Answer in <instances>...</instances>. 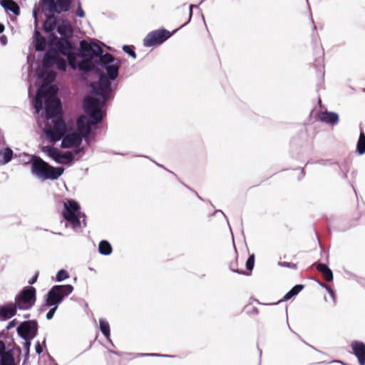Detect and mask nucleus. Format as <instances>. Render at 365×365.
<instances>
[{
  "mask_svg": "<svg viewBox=\"0 0 365 365\" xmlns=\"http://www.w3.org/2000/svg\"><path fill=\"white\" fill-rule=\"evenodd\" d=\"M45 113L47 120L43 128V133L51 143L60 140L66 129V125L58 113L61 111V101L53 96L45 98Z\"/></svg>",
  "mask_w": 365,
  "mask_h": 365,
  "instance_id": "f257e3e1",
  "label": "nucleus"
},
{
  "mask_svg": "<svg viewBox=\"0 0 365 365\" xmlns=\"http://www.w3.org/2000/svg\"><path fill=\"white\" fill-rule=\"evenodd\" d=\"M42 10L50 13L46 15V19L43 24V31L46 33L53 31L57 29L58 23L54 14H60L62 12H67L70 10L71 6V0H41Z\"/></svg>",
  "mask_w": 365,
  "mask_h": 365,
  "instance_id": "f03ea898",
  "label": "nucleus"
},
{
  "mask_svg": "<svg viewBox=\"0 0 365 365\" xmlns=\"http://www.w3.org/2000/svg\"><path fill=\"white\" fill-rule=\"evenodd\" d=\"M31 173L42 180H57L63 173V168H53L40 157H31Z\"/></svg>",
  "mask_w": 365,
  "mask_h": 365,
  "instance_id": "7ed1b4c3",
  "label": "nucleus"
},
{
  "mask_svg": "<svg viewBox=\"0 0 365 365\" xmlns=\"http://www.w3.org/2000/svg\"><path fill=\"white\" fill-rule=\"evenodd\" d=\"M73 290L71 284L54 285L47 292L45 306L58 307V304L68 297Z\"/></svg>",
  "mask_w": 365,
  "mask_h": 365,
  "instance_id": "20e7f679",
  "label": "nucleus"
},
{
  "mask_svg": "<svg viewBox=\"0 0 365 365\" xmlns=\"http://www.w3.org/2000/svg\"><path fill=\"white\" fill-rule=\"evenodd\" d=\"M81 210L79 204L73 200H68L63 204L62 215L65 220L70 223L76 232H82L81 222L78 220V212Z\"/></svg>",
  "mask_w": 365,
  "mask_h": 365,
  "instance_id": "39448f33",
  "label": "nucleus"
},
{
  "mask_svg": "<svg viewBox=\"0 0 365 365\" xmlns=\"http://www.w3.org/2000/svg\"><path fill=\"white\" fill-rule=\"evenodd\" d=\"M107 101L93 97H86L83 101V108L90 118L94 120V123H101L103 120L101 109L106 106Z\"/></svg>",
  "mask_w": 365,
  "mask_h": 365,
  "instance_id": "423d86ee",
  "label": "nucleus"
},
{
  "mask_svg": "<svg viewBox=\"0 0 365 365\" xmlns=\"http://www.w3.org/2000/svg\"><path fill=\"white\" fill-rule=\"evenodd\" d=\"M36 289L33 287H24L16 297L14 302L20 310L30 309L36 302Z\"/></svg>",
  "mask_w": 365,
  "mask_h": 365,
  "instance_id": "0eeeda50",
  "label": "nucleus"
},
{
  "mask_svg": "<svg viewBox=\"0 0 365 365\" xmlns=\"http://www.w3.org/2000/svg\"><path fill=\"white\" fill-rule=\"evenodd\" d=\"M99 65L106 70V74L105 75L108 79L114 81L118 78L120 61L112 54L106 53L101 56Z\"/></svg>",
  "mask_w": 365,
  "mask_h": 365,
  "instance_id": "6e6552de",
  "label": "nucleus"
},
{
  "mask_svg": "<svg viewBox=\"0 0 365 365\" xmlns=\"http://www.w3.org/2000/svg\"><path fill=\"white\" fill-rule=\"evenodd\" d=\"M111 81L104 73L100 74L98 82L91 83L92 93L104 101L109 100L113 92Z\"/></svg>",
  "mask_w": 365,
  "mask_h": 365,
  "instance_id": "1a4fd4ad",
  "label": "nucleus"
},
{
  "mask_svg": "<svg viewBox=\"0 0 365 365\" xmlns=\"http://www.w3.org/2000/svg\"><path fill=\"white\" fill-rule=\"evenodd\" d=\"M103 53V48L95 43H88L86 41L80 42L78 56L82 58H87L92 60L94 57H98L99 61Z\"/></svg>",
  "mask_w": 365,
  "mask_h": 365,
  "instance_id": "9d476101",
  "label": "nucleus"
},
{
  "mask_svg": "<svg viewBox=\"0 0 365 365\" xmlns=\"http://www.w3.org/2000/svg\"><path fill=\"white\" fill-rule=\"evenodd\" d=\"M171 36V34L165 29L155 30L147 34L143 39V45L145 47L158 46Z\"/></svg>",
  "mask_w": 365,
  "mask_h": 365,
  "instance_id": "9b49d317",
  "label": "nucleus"
},
{
  "mask_svg": "<svg viewBox=\"0 0 365 365\" xmlns=\"http://www.w3.org/2000/svg\"><path fill=\"white\" fill-rule=\"evenodd\" d=\"M16 331L22 339H34L38 334V323L36 320L23 322L17 327Z\"/></svg>",
  "mask_w": 365,
  "mask_h": 365,
  "instance_id": "f8f14e48",
  "label": "nucleus"
},
{
  "mask_svg": "<svg viewBox=\"0 0 365 365\" xmlns=\"http://www.w3.org/2000/svg\"><path fill=\"white\" fill-rule=\"evenodd\" d=\"M98 123H94L93 119H89L86 115H82L79 116L76 122L78 134L82 136V138H84L86 139L91 133V125Z\"/></svg>",
  "mask_w": 365,
  "mask_h": 365,
  "instance_id": "ddd939ff",
  "label": "nucleus"
},
{
  "mask_svg": "<svg viewBox=\"0 0 365 365\" xmlns=\"http://www.w3.org/2000/svg\"><path fill=\"white\" fill-rule=\"evenodd\" d=\"M66 130H67V128ZM60 140H61V147L62 148H69L72 146H78L80 145L83 138L82 136L76 132L66 133V131H65V133Z\"/></svg>",
  "mask_w": 365,
  "mask_h": 365,
  "instance_id": "4468645a",
  "label": "nucleus"
},
{
  "mask_svg": "<svg viewBox=\"0 0 365 365\" xmlns=\"http://www.w3.org/2000/svg\"><path fill=\"white\" fill-rule=\"evenodd\" d=\"M19 309L14 303H9L0 307V319L6 321L16 314V310Z\"/></svg>",
  "mask_w": 365,
  "mask_h": 365,
  "instance_id": "2eb2a0df",
  "label": "nucleus"
},
{
  "mask_svg": "<svg viewBox=\"0 0 365 365\" xmlns=\"http://www.w3.org/2000/svg\"><path fill=\"white\" fill-rule=\"evenodd\" d=\"M353 354L357 357L359 365H365V344L359 341L351 343Z\"/></svg>",
  "mask_w": 365,
  "mask_h": 365,
  "instance_id": "dca6fc26",
  "label": "nucleus"
},
{
  "mask_svg": "<svg viewBox=\"0 0 365 365\" xmlns=\"http://www.w3.org/2000/svg\"><path fill=\"white\" fill-rule=\"evenodd\" d=\"M59 53L55 49H51L46 52L42 61V66L43 69H48L55 64L58 59Z\"/></svg>",
  "mask_w": 365,
  "mask_h": 365,
  "instance_id": "f3484780",
  "label": "nucleus"
},
{
  "mask_svg": "<svg viewBox=\"0 0 365 365\" xmlns=\"http://www.w3.org/2000/svg\"><path fill=\"white\" fill-rule=\"evenodd\" d=\"M56 30L62 36L61 38H70L73 34L72 26L67 20H62V21L58 24Z\"/></svg>",
  "mask_w": 365,
  "mask_h": 365,
  "instance_id": "a211bd4d",
  "label": "nucleus"
},
{
  "mask_svg": "<svg viewBox=\"0 0 365 365\" xmlns=\"http://www.w3.org/2000/svg\"><path fill=\"white\" fill-rule=\"evenodd\" d=\"M41 151L52 158L56 163L58 164L66 163L64 160H60V150L57 148L46 145L41 148Z\"/></svg>",
  "mask_w": 365,
  "mask_h": 365,
  "instance_id": "6ab92c4d",
  "label": "nucleus"
},
{
  "mask_svg": "<svg viewBox=\"0 0 365 365\" xmlns=\"http://www.w3.org/2000/svg\"><path fill=\"white\" fill-rule=\"evenodd\" d=\"M58 51L63 56H67L71 53L72 44L69 38H61L56 43Z\"/></svg>",
  "mask_w": 365,
  "mask_h": 365,
  "instance_id": "aec40b11",
  "label": "nucleus"
},
{
  "mask_svg": "<svg viewBox=\"0 0 365 365\" xmlns=\"http://www.w3.org/2000/svg\"><path fill=\"white\" fill-rule=\"evenodd\" d=\"M319 120L327 124L330 125H336L339 122V115L336 113L329 112V111H324L321 112L319 114Z\"/></svg>",
  "mask_w": 365,
  "mask_h": 365,
  "instance_id": "412c9836",
  "label": "nucleus"
},
{
  "mask_svg": "<svg viewBox=\"0 0 365 365\" xmlns=\"http://www.w3.org/2000/svg\"><path fill=\"white\" fill-rule=\"evenodd\" d=\"M0 5L6 11L12 12L16 16L20 15V7L13 0H0Z\"/></svg>",
  "mask_w": 365,
  "mask_h": 365,
  "instance_id": "4be33fe9",
  "label": "nucleus"
},
{
  "mask_svg": "<svg viewBox=\"0 0 365 365\" xmlns=\"http://www.w3.org/2000/svg\"><path fill=\"white\" fill-rule=\"evenodd\" d=\"M317 269L323 274V277L326 281L331 282L333 280L332 271L329 268V267L327 264H318L317 265Z\"/></svg>",
  "mask_w": 365,
  "mask_h": 365,
  "instance_id": "5701e85b",
  "label": "nucleus"
},
{
  "mask_svg": "<svg viewBox=\"0 0 365 365\" xmlns=\"http://www.w3.org/2000/svg\"><path fill=\"white\" fill-rule=\"evenodd\" d=\"M45 98V93H43V88H38L34 98V108L36 110V113H39V112L43 108V103L42 98Z\"/></svg>",
  "mask_w": 365,
  "mask_h": 365,
  "instance_id": "b1692460",
  "label": "nucleus"
},
{
  "mask_svg": "<svg viewBox=\"0 0 365 365\" xmlns=\"http://www.w3.org/2000/svg\"><path fill=\"white\" fill-rule=\"evenodd\" d=\"M80 61H78V65L76 66V69H78L81 71H91L93 69V64L92 63V60L84 58Z\"/></svg>",
  "mask_w": 365,
  "mask_h": 365,
  "instance_id": "393cba45",
  "label": "nucleus"
},
{
  "mask_svg": "<svg viewBox=\"0 0 365 365\" xmlns=\"http://www.w3.org/2000/svg\"><path fill=\"white\" fill-rule=\"evenodd\" d=\"M36 43L35 48L37 51H43L46 48V38L38 31H35Z\"/></svg>",
  "mask_w": 365,
  "mask_h": 365,
  "instance_id": "a878e982",
  "label": "nucleus"
},
{
  "mask_svg": "<svg viewBox=\"0 0 365 365\" xmlns=\"http://www.w3.org/2000/svg\"><path fill=\"white\" fill-rule=\"evenodd\" d=\"M13 158V150L9 148H6L3 151H0V164L5 165L10 162Z\"/></svg>",
  "mask_w": 365,
  "mask_h": 365,
  "instance_id": "bb28decb",
  "label": "nucleus"
},
{
  "mask_svg": "<svg viewBox=\"0 0 365 365\" xmlns=\"http://www.w3.org/2000/svg\"><path fill=\"white\" fill-rule=\"evenodd\" d=\"M98 251L103 255H109L112 252V247L106 240H102L98 245Z\"/></svg>",
  "mask_w": 365,
  "mask_h": 365,
  "instance_id": "cd10ccee",
  "label": "nucleus"
},
{
  "mask_svg": "<svg viewBox=\"0 0 365 365\" xmlns=\"http://www.w3.org/2000/svg\"><path fill=\"white\" fill-rule=\"evenodd\" d=\"M304 288V286L302 284H297L293 287L283 297V301H287L292 299L293 297L296 296L301 292Z\"/></svg>",
  "mask_w": 365,
  "mask_h": 365,
  "instance_id": "c85d7f7f",
  "label": "nucleus"
},
{
  "mask_svg": "<svg viewBox=\"0 0 365 365\" xmlns=\"http://www.w3.org/2000/svg\"><path fill=\"white\" fill-rule=\"evenodd\" d=\"M56 73L55 71L43 69L38 74V76L43 78L44 81L48 83L53 81L56 78Z\"/></svg>",
  "mask_w": 365,
  "mask_h": 365,
  "instance_id": "c756f323",
  "label": "nucleus"
},
{
  "mask_svg": "<svg viewBox=\"0 0 365 365\" xmlns=\"http://www.w3.org/2000/svg\"><path fill=\"white\" fill-rule=\"evenodd\" d=\"M100 329L102 334L110 341V326L108 322L103 319L99 320Z\"/></svg>",
  "mask_w": 365,
  "mask_h": 365,
  "instance_id": "7c9ffc66",
  "label": "nucleus"
},
{
  "mask_svg": "<svg viewBox=\"0 0 365 365\" xmlns=\"http://www.w3.org/2000/svg\"><path fill=\"white\" fill-rule=\"evenodd\" d=\"M39 88L43 89V93H45V98H46L48 96L55 97L56 93L58 92V87L55 85H52L50 86H41Z\"/></svg>",
  "mask_w": 365,
  "mask_h": 365,
  "instance_id": "2f4dec72",
  "label": "nucleus"
},
{
  "mask_svg": "<svg viewBox=\"0 0 365 365\" xmlns=\"http://www.w3.org/2000/svg\"><path fill=\"white\" fill-rule=\"evenodd\" d=\"M1 365H15L13 355L11 353H4L1 356Z\"/></svg>",
  "mask_w": 365,
  "mask_h": 365,
  "instance_id": "473e14b6",
  "label": "nucleus"
},
{
  "mask_svg": "<svg viewBox=\"0 0 365 365\" xmlns=\"http://www.w3.org/2000/svg\"><path fill=\"white\" fill-rule=\"evenodd\" d=\"M357 151L360 155L365 153V134L361 132L357 143Z\"/></svg>",
  "mask_w": 365,
  "mask_h": 365,
  "instance_id": "72a5a7b5",
  "label": "nucleus"
},
{
  "mask_svg": "<svg viewBox=\"0 0 365 365\" xmlns=\"http://www.w3.org/2000/svg\"><path fill=\"white\" fill-rule=\"evenodd\" d=\"M66 56L67 57L68 63L70 67L73 70H76V66L78 63L77 61V55L71 52Z\"/></svg>",
  "mask_w": 365,
  "mask_h": 365,
  "instance_id": "f704fd0d",
  "label": "nucleus"
},
{
  "mask_svg": "<svg viewBox=\"0 0 365 365\" xmlns=\"http://www.w3.org/2000/svg\"><path fill=\"white\" fill-rule=\"evenodd\" d=\"M339 174L344 178H347V173L349 170V166L347 162H344L341 165H339Z\"/></svg>",
  "mask_w": 365,
  "mask_h": 365,
  "instance_id": "c9c22d12",
  "label": "nucleus"
},
{
  "mask_svg": "<svg viewBox=\"0 0 365 365\" xmlns=\"http://www.w3.org/2000/svg\"><path fill=\"white\" fill-rule=\"evenodd\" d=\"M55 65L56 66V68L59 71H65L66 70V68H67L66 61L64 58H61L60 56H58V58L56 60Z\"/></svg>",
  "mask_w": 365,
  "mask_h": 365,
  "instance_id": "e433bc0d",
  "label": "nucleus"
},
{
  "mask_svg": "<svg viewBox=\"0 0 365 365\" xmlns=\"http://www.w3.org/2000/svg\"><path fill=\"white\" fill-rule=\"evenodd\" d=\"M69 277L68 272L66 270L61 269L59 270L56 276V282H62Z\"/></svg>",
  "mask_w": 365,
  "mask_h": 365,
  "instance_id": "4c0bfd02",
  "label": "nucleus"
},
{
  "mask_svg": "<svg viewBox=\"0 0 365 365\" xmlns=\"http://www.w3.org/2000/svg\"><path fill=\"white\" fill-rule=\"evenodd\" d=\"M60 160H66L68 163L72 162L74 160L73 153L71 151L61 153L60 151Z\"/></svg>",
  "mask_w": 365,
  "mask_h": 365,
  "instance_id": "58836bf2",
  "label": "nucleus"
},
{
  "mask_svg": "<svg viewBox=\"0 0 365 365\" xmlns=\"http://www.w3.org/2000/svg\"><path fill=\"white\" fill-rule=\"evenodd\" d=\"M237 257H236L235 260L230 263V269L233 272L238 273L240 274H244L245 272L242 269H237Z\"/></svg>",
  "mask_w": 365,
  "mask_h": 365,
  "instance_id": "ea45409f",
  "label": "nucleus"
},
{
  "mask_svg": "<svg viewBox=\"0 0 365 365\" xmlns=\"http://www.w3.org/2000/svg\"><path fill=\"white\" fill-rule=\"evenodd\" d=\"M123 51L133 58H136V53L133 46L124 45L123 46Z\"/></svg>",
  "mask_w": 365,
  "mask_h": 365,
  "instance_id": "a19ab883",
  "label": "nucleus"
},
{
  "mask_svg": "<svg viewBox=\"0 0 365 365\" xmlns=\"http://www.w3.org/2000/svg\"><path fill=\"white\" fill-rule=\"evenodd\" d=\"M255 264V255H250L246 261V268L247 270H252Z\"/></svg>",
  "mask_w": 365,
  "mask_h": 365,
  "instance_id": "79ce46f5",
  "label": "nucleus"
},
{
  "mask_svg": "<svg viewBox=\"0 0 365 365\" xmlns=\"http://www.w3.org/2000/svg\"><path fill=\"white\" fill-rule=\"evenodd\" d=\"M320 285L327 289V291L329 292L331 298L332 299L334 304H335L336 303V295H335L334 291L329 285H327L323 283H321Z\"/></svg>",
  "mask_w": 365,
  "mask_h": 365,
  "instance_id": "37998d69",
  "label": "nucleus"
},
{
  "mask_svg": "<svg viewBox=\"0 0 365 365\" xmlns=\"http://www.w3.org/2000/svg\"><path fill=\"white\" fill-rule=\"evenodd\" d=\"M24 340V343L23 344V347H24V351H25V354L26 355H29V351H30V346H31V340L33 339H23Z\"/></svg>",
  "mask_w": 365,
  "mask_h": 365,
  "instance_id": "c03bdc74",
  "label": "nucleus"
},
{
  "mask_svg": "<svg viewBox=\"0 0 365 365\" xmlns=\"http://www.w3.org/2000/svg\"><path fill=\"white\" fill-rule=\"evenodd\" d=\"M77 5H78V8H77V11H76V15L80 18H83L85 16V12L82 9L81 3L80 0H78Z\"/></svg>",
  "mask_w": 365,
  "mask_h": 365,
  "instance_id": "a18cd8bd",
  "label": "nucleus"
},
{
  "mask_svg": "<svg viewBox=\"0 0 365 365\" xmlns=\"http://www.w3.org/2000/svg\"><path fill=\"white\" fill-rule=\"evenodd\" d=\"M78 220L80 222H81V220H82V222H81L82 227H86V215L84 212H81V210H79V211L78 212Z\"/></svg>",
  "mask_w": 365,
  "mask_h": 365,
  "instance_id": "49530a36",
  "label": "nucleus"
},
{
  "mask_svg": "<svg viewBox=\"0 0 365 365\" xmlns=\"http://www.w3.org/2000/svg\"><path fill=\"white\" fill-rule=\"evenodd\" d=\"M278 264L281 267H289L291 269H296L297 264L292 262H279Z\"/></svg>",
  "mask_w": 365,
  "mask_h": 365,
  "instance_id": "de8ad7c7",
  "label": "nucleus"
},
{
  "mask_svg": "<svg viewBox=\"0 0 365 365\" xmlns=\"http://www.w3.org/2000/svg\"><path fill=\"white\" fill-rule=\"evenodd\" d=\"M39 14V6L37 4H35L33 11H32V15L35 20L36 24L37 23V17Z\"/></svg>",
  "mask_w": 365,
  "mask_h": 365,
  "instance_id": "09e8293b",
  "label": "nucleus"
},
{
  "mask_svg": "<svg viewBox=\"0 0 365 365\" xmlns=\"http://www.w3.org/2000/svg\"><path fill=\"white\" fill-rule=\"evenodd\" d=\"M57 308L58 307H52V308L50 309V310L46 314V319H47L50 320V319H51L53 317L54 314H55Z\"/></svg>",
  "mask_w": 365,
  "mask_h": 365,
  "instance_id": "8fccbe9b",
  "label": "nucleus"
},
{
  "mask_svg": "<svg viewBox=\"0 0 365 365\" xmlns=\"http://www.w3.org/2000/svg\"><path fill=\"white\" fill-rule=\"evenodd\" d=\"M35 351L37 354H41L43 352V349L39 341H37L35 345Z\"/></svg>",
  "mask_w": 365,
  "mask_h": 365,
  "instance_id": "3c124183",
  "label": "nucleus"
},
{
  "mask_svg": "<svg viewBox=\"0 0 365 365\" xmlns=\"http://www.w3.org/2000/svg\"><path fill=\"white\" fill-rule=\"evenodd\" d=\"M193 8H197V6H196V5H192V4L190 6L189 20H188V21H187V22H186L185 24H183L181 27H182V26H184L185 25H186V24H187L190 21V19H191V18H192V9H193Z\"/></svg>",
  "mask_w": 365,
  "mask_h": 365,
  "instance_id": "603ef678",
  "label": "nucleus"
},
{
  "mask_svg": "<svg viewBox=\"0 0 365 365\" xmlns=\"http://www.w3.org/2000/svg\"><path fill=\"white\" fill-rule=\"evenodd\" d=\"M16 324H17V321L16 319L11 321L6 326V329H8V330L11 329V328L14 327L16 325Z\"/></svg>",
  "mask_w": 365,
  "mask_h": 365,
  "instance_id": "864d4df0",
  "label": "nucleus"
},
{
  "mask_svg": "<svg viewBox=\"0 0 365 365\" xmlns=\"http://www.w3.org/2000/svg\"><path fill=\"white\" fill-rule=\"evenodd\" d=\"M6 349L5 344L0 341V356H1L3 355V353L4 352Z\"/></svg>",
  "mask_w": 365,
  "mask_h": 365,
  "instance_id": "5fc2aeb1",
  "label": "nucleus"
},
{
  "mask_svg": "<svg viewBox=\"0 0 365 365\" xmlns=\"http://www.w3.org/2000/svg\"><path fill=\"white\" fill-rule=\"evenodd\" d=\"M37 277H38V274H36L35 276H34L29 281V284H34L36 280H37Z\"/></svg>",
  "mask_w": 365,
  "mask_h": 365,
  "instance_id": "6e6d98bb",
  "label": "nucleus"
},
{
  "mask_svg": "<svg viewBox=\"0 0 365 365\" xmlns=\"http://www.w3.org/2000/svg\"><path fill=\"white\" fill-rule=\"evenodd\" d=\"M0 41L3 45H5L7 42L6 37L5 36H1Z\"/></svg>",
  "mask_w": 365,
  "mask_h": 365,
  "instance_id": "4d7b16f0",
  "label": "nucleus"
},
{
  "mask_svg": "<svg viewBox=\"0 0 365 365\" xmlns=\"http://www.w3.org/2000/svg\"><path fill=\"white\" fill-rule=\"evenodd\" d=\"M83 150V147H82V148H76V149L73 150V152H74V153H75V154H78V153H79L81 150Z\"/></svg>",
  "mask_w": 365,
  "mask_h": 365,
  "instance_id": "13d9d810",
  "label": "nucleus"
},
{
  "mask_svg": "<svg viewBox=\"0 0 365 365\" xmlns=\"http://www.w3.org/2000/svg\"><path fill=\"white\" fill-rule=\"evenodd\" d=\"M149 355L152 356H168V355H160V354H150Z\"/></svg>",
  "mask_w": 365,
  "mask_h": 365,
  "instance_id": "bf43d9fd",
  "label": "nucleus"
},
{
  "mask_svg": "<svg viewBox=\"0 0 365 365\" xmlns=\"http://www.w3.org/2000/svg\"><path fill=\"white\" fill-rule=\"evenodd\" d=\"M4 26L0 23V34L4 31Z\"/></svg>",
  "mask_w": 365,
  "mask_h": 365,
  "instance_id": "052dcab7",
  "label": "nucleus"
},
{
  "mask_svg": "<svg viewBox=\"0 0 365 365\" xmlns=\"http://www.w3.org/2000/svg\"><path fill=\"white\" fill-rule=\"evenodd\" d=\"M334 362L341 363V364H344V365H346V364H344V363H343L342 361H339V360L334 361Z\"/></svg>",
  "mask_w": 365,
  "mask_h": 365,
  "instance_id": "680f3d73",
  "label": "nucleus"
},
{
  "mask_svg": "<svg viewBox=\"0 0 365 365\" xmlns=\"http://www.w3.org/2000/svg\"><path fill=\"white\" fill-rule=\"evenodd\" d=\"M301 174H302V177H303V176L304 175V170H302V171H301Z\"/></svg>",
  "mask_w": 365,
  "mask_h": 365,
  "instance_id": "e2e57ef3",
  "label": "nucleus"
},
{
  "mask_svg": "<svg viewBox=\"0 0 365 365\" xmlns=\"http://www.w3.org/2000/svg\"><path fill=\"white\" fill-rule=\"evenodd\" d=\"M109 351H110V352H111V353H113V354H117V353H116L115 351H111V350H110Z\"/></svg>",
  "mask_w": 365,
  "mask_h": 365,
  "instance_id": "0e129e2a",
  "label": "nucleus"
},
{
  "mask_svg": "<svg viewBox=\"0 0 365 365\" xmlns=\"http://www.w3.org/2000/svg\"><path fill=\"white\" fill-rule=\"evenodd\" d=\"M311 21H312V24H314V20L312 16H311Z\"/></svg>",
  "mask_w": 365,
  "mask_h": 365,
  "instance_id": "69168bd1",
  "label": "nucleus"
},
{
  "mask_svg": "<svg viewBox=\"0 0 365 365\" xmlns=\"http://www.w3.org/2000/svg\"><path fill=\"white\" fill-rule=\"evenodd\" d=\"M43 343L45 344V343H46V338L43 339Z\"/></svg>",
  "mask_w": 365,
  "mask_h": 365,
  "instance_id": "338daca9",
  "label": "nucleus"
},
{
  "mask_svg": "<svg viewBox=\"0 0 365 365\" xmlns=\"http://www.w3.org/2000/svg\"><path fill=\"white\" fill-rule=\"evenodd\" d=\"M320 63H320V61L317 62V66H319V65H320Z\"/></svg>",
  "mask_w": 365,
  "mask_h": 365,
  "instance_id": "774afa93",
  "label": "nucleus"
}]
</instances>
